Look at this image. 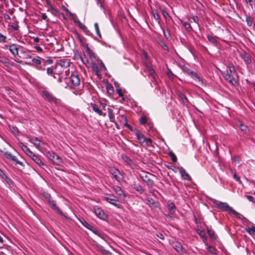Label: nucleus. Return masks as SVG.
<instances>
[{
    "mask_svg": "<svg viewBox=\"0 0 255 255\" xmlns=\"http://www.w3.org/2000/svg\"><path fill=\"white\" fill-rule=\"evenodd\" d=\"M101 65L99 67L95 63H92V68L93 71L97 76L100 75V71L106 70V68L102 61H101Z\"/></svg>",
    "mask_w": 255,
    "mask_h": 255,
    "instance_id": "nucleus-14",
    "label": "nucleus"
},
{
    "mask_svg": "<svg viewBox=\"0 0 255 255\" xmlns=\"http://www.w3.org/2000/svg\"><path fill=\"white\" fill-rule=\"evenodd\" d=\"M134 188L136 191L139 192L140 193H142L144 191L142 186L139 184L134 185Z\"/></svg>",
    "mask_w": 255,
    "mask_h": 255,
    "instance_id": "nucleus-52",
    "label": "nucleus"
},
{
    "mask_svg": "<svg viewBox=\"0 0 255 255\" xmlns=\"http://www.w3.org/2000/svg\"><path fill=\"white\" fill-rule=\"evenodd\" d=\"M55 155L56 153L53 151H49L46 152L47 157L51 161L54 158Z\"/></svg>",
    "mask_w": 255,
    "mask_h": 255,
    "instance_id": "nucleus-40",
    "label": "nucleus"
},
{
    "mask_svg": "<svg viewBox=\"0 0 255 255\" xmlns=\"http://www.w3.org/2000/svg\"><path fill=\"white\" fill-rule=\"evenodd\" d=\"M167 207L169 211L175 212L176 209V206L175 204L173 202H169L167 204Z\"/></svg>",
    "mask_w": 255,
    "mask_h": 255,
    "instance_id": "nucleus-36",
    "label": "nucleus"
},
{
    "mask_svg": "<svg viewBox=\"0 0 255 255\" xmlns=\"http://www.w3.org/2000/svg\"><path fill=\"white\" fill-rule=\"evenodd\" d=\"M77 24L78 25V26H79V27L80 29H81L83 30H85L87 29V27L83 23H82L81 21L78 22Z\"/></svg>",
    "mask_w": 255,
    "mask_h": 255,
    "instance_id": "nucleus-58",
    "label": "nucleus"
},
{
    "mask_svg": "<svg viewBox=\"0 0 255 255\" xmlns=\"http://www.w3.org/2000/svg\"><path fill=\"white\" fill-rule=\"evenodd\" d=\"M179 171L180 174H181V176L184 179L191 180V177L190 176L189 174L186 172V170H185V169L183 167H181L179 168Z\"/></svg>",
    "mask_w": 255,
    "mask_h": 255,
    "instance_id": "nucleus-24",
    "label": "nucleus"
},
{
    "mask_svg": "<svg viewBox=\"0 0 255 255\" xmlns=\"http://www.w3.org/2000/svg\"><path fill=\"white\" fill-rule=\"evenodd\" d=\"M144 143L146 146L150 147L152 146V141L150 138H145Z\"/></svg>",
    "mask_w": 255,
    "mask_h": 255,
    "instance_id": "nucleus-49",
    "label": "nucleus"
},
{
    "mask_svg": "<svg viewBox=\"0 0 255 255\" xmlns=\"http://www.w3.org/2000/svg\"><path fill=\"white\" fill-rule=\"evenodd\" d=\"M2 179H3L8 184L10 185L12 184V181L6 175H5Z\"/></svg>",
    "mask_w": 255,
    "mask_h": 255,
    "instance_id": "nucleus-60",
    "label": "nucleus"
},
{
    "mask_svg": "<svg viewBox=\"0 0 255 255\" xmlns=\"http://www.w3.org/2000/svg\"><path fill=\"white\" fill-rule=\"evenodd\" d=\"M240 56L244 59L245 63L249 65L251 63L252 60L250 56L246 52L240 54Z\"/></svg>",
    "mask_w": 255,
    "mask_h": 255,
    "instance_id": "nucleus-27",
    "label": "nucleus"
},
{
    "mask_svg": "<svg viewBox=\"0 0 255 255\" xmlns=\"http://www.w3.org/2000/svg\"><path fill=\"white\" fill-rule=\"evenodd\" d=\"M207 250L208 252L211 254L212 255H217V250L216 249L211 246H209L207 244H206Z\"/></svg>",
    "mask_w": 255,
    "mask_h": 255,
    "instance_id": "nucleus-31",
    "label": "nucleus"
},
{
    "mask_svg": "<svg viewBox=\"0 0 255 255\" xmlns=\"http://www.w3.org/2000/svg\"><path fill=\"white\" fill-rule=\"evenodd\" d=\"M182 71L187 74L188 75L190 76L191 73L193 71L191 70L189 68H188L187 67L183 66L181 68Z\"/></svg>",
    "mask_w": 255,
    "mask_h": 255,
    "instance_id": "nucleus-44",
    "label": "nucleus"
},
{
    "mask_svg": "<svg viewBox=\"0 0 255 255\" xmlns=\"http://www.w3.org/2000/svg\"><path fill=\"white\" fill-rule=\"evenodd\" d=\"M121 156L124 162H126L129 166L132 168L134 167L135 164L133 161L129 157L125 154H122Z\"/></svg>",
    "mask_w": 255,
    "mask_h": 255,
    "instance_id": "nucleus-23",
    "label": "nucleus"
},
{
    "mask_svg": "<svg viewBox=\"0 0 255 255\" xmlns=\"http://www.w3.org/2000/svg\"><path fill=\"white\" fill-rule=\"evenodd\" d=\"M153 17L154 19L157 21L158 23L160 22V16L157 12H154L153 14Z\"/></svg>",
    "mask_w": 255,
    "mask_h": 255,
    "instance_id": "nucleus-57",
    "label": "nucleus"
},
{
    "mask_svg": "<svg viewBox=\"0 0 255 255\" xmlns=\"http://www.w3.org/2000/svg\"><path fill=\"white\" fill-rule=\"evenodd\" d=\"M106 89L107 91L110 93H113L114 92L113 88L109 86L108 84L106 85Z\"/></svg>",
    "mask_w": 255,
    "mask_h": 255,
    "instance_id": "nucleus-61",
    "label": "nucleus"
},
{
    "mask_svg": "<svg viewBox=\"0 0 255 255\" xmlns=\"http://www.w3.org/2000/svg\"><path fill=\"white\" fill-rule=\"evenodd\" d=\"M190 76L200 85L203 86L205 85L202 78H201L196 72L193 71L190 75Z\"/></svg>",
    "mask_w": 255,
    "mask_h": 255,
    "instance_id": "nucleus-15",
    "label": "nucleus"
},
{
    "mask_svg": "<svg viewBox=\"0 0 255 255\" xmlns=\"http://www.w3.org/2000/svg\"><path fill=\"white\" fill-rule=\"evenodd\" d=\"M28 140L32 143L36 148H39L41 145V140L36 136H28Z\"/></svg>",
    "mask_w": 255,
    "mask_h": 255,
    "instance_id": "nucleus-17",
    "label": "nucleus"
},
{
    "mask_svg": "<svg viewBox=\"0 0 255 255\" xmlns=\"http://www.w3.org/2000/svg\"><path fill=\"white\" fill-rule=\"evenodd\" d=\"M197 232L201 238L204 239H207V236L204 230L198 229Z\"/></svg>",
    "mask_w": 255,
    "mask_h": 255,
    "instance_id": "nucleus-41",
    "label": "nucleus"
},
{
    "mask_svg": "<svg viewBox=\"0 0 255 255\" xmlns=\"http://www.w3.org/2000/svg\"><path fill=\"white\" fill-rule=\"evenodd\" d=\"M94 212L96 216L99 219L105 220L107 218V215L104 211L100 207L95 206L93 208Z\"/></svg>",
    "mask_w": 255,
    "mask_h": 255,
    "instance_id": "nucleus-9",
    "label": "nucleus"
},
{
    "mask_svg": "<svg viewBox=\"0 0 255 255\" xmlns=\"http://www.w3.org/2000/svg\"><path fill=\"white\" fill-rule=\"evenodd\" d=\"M207 232H208V234L209 237L212 239H215L214 232L211 229L209 228L208 227L207 228Z\"/></svg>",
    "mask_w": 255,
    "mask_h": 255,
    "instance_id": "nucleus-51",
    "label": "nucleus"
},
{
    "mask_svg": "<svg viewBox=\"0 0 255 255\" xmlns=\"http://www.w3.org/2000/svg\"><path fill=\"white\" fill-rule=\"evenodd\" d=\"M239 127L241 130L245 133H247L248 132V128L247 126L244 125L243 123H240Z\"/></svg>",
    "mask_w": 255,
    "mask_h": 255,
    "instance_id": "nucleus-45",
    "label": "nucleus"
},
{
    "mask_svg": "<svg viewBox=\"0 0 255 255\" xmlns=\"http://www.w3.org/2000/svg\"><path fill=\"white\" fill-rule=\"evenodd\" d=\"M95 29L96 32L97 34L100 37H101V35L100 32V29L99 28L98 24L97 23H95L94 24Z\"/></svg>",
    "mask_w": 255,
    "mask_h": 255,
    "instance_id": "nucleus-55",
    "label": "nucleus"
},
{
    "mask_svg": "<svg viewBox=\"0 0 255 255\" xmlns=\"http://www.w3.org/2000/svg\"><path fill=\"white\" fill-rule=\"evenodd\" d=\"M182 25L185 27L186 29H187L189 31H191L192 30V28L188 22L186 21H182Z\"/></svg>",
    "mask_w": 255,
    "mask_h": 255,
    "instance_id": "nucleus-38",
    "label": "nucleus"
},
{
    "mask_svg": "<svg viewBox=\"0 0 255 255\" xmlns=\"http://www.w3.org/2000/svg\"><path fill=\"white\" fill-rule=\"evenodd\" d=\"M169 155L171 157V160L173 162H176L177 161L176 156L173 152H170Z\"/></svg>",
    "mask_w": 255,
    "mask_h": 255,
    "instance_id": "nucleus-56",
    "label": "nucleus"
},
{
    "mask_svg": "<svg viewBox=\"0 0 255 255\" xmlns=\"http://www.w3.org/2000/svg\"><path fill=\"white\" fill-rule=\"evenodd\" d=\"M134 133H135L136 137L137 139L138 140V142L140 144H142V143H144V141L145 140V137L144 136V135L142 134H141L139 130L137 129H135L134 130Z\"/></svg>",
    "mask_w": 255,
    "mask_h": 255,
    "instance_id": "nucleus-21",
    "label": "nucleus"
},
{
    "mask_svg": "<svg viewBox=\"0 0 255 255\" xmlns=\"http://www.w3.org/2000/svg\"><path fill=\"white\" fill-rule=\"evenodd\" d=\"M229 67V71H230V74L232 75H235L237 73H236V71L235 70V67L233 65H229L228 66Z\"/></svg>",
    "mask_w": 255,
    "mask_h": 255,
    "instance_id": "nucleus-47",
    "label": "nucleus"
},
{
    "mask_svg": "<svg viewBox=\"0 0 255 255\" xmlns=\"http://www.w3.org/2000/svg\"><path fill=\"white\" fill-rule=\"evenodd\" d=\"M93 233H94L95 235H97L98 237H100L102 239H104V235L102 233H101L98 230L94 228L93 227H92V229L90 230Z\"/></svg>",
    "mask_w": 255,
    "mask_h": 255,
    "instance_id": "nucleus-37",
    "label": "nucleus"
},
{
    "mask_svg": "<svg viewBox=\"0 0 255 255\" xmlns=\"http://www.w3.org/2000/svg\"><path fill=\"white\" fill-rule=\"evenodd\" d=\"M207 39L210 43H213L216 45L217 41V37L213 35V34H208L207 35Z\"/></svg>",
    "mask_w": 255,
    "mask_h": 255,
    "instance_id": "nucleus-33",
    "label": "nucleus"
},
{
    "mask_svg": "<svg viewBox=\"0 0 255 255\" xmlns=\"http://www.w3.org/2000/svg\"><path fill=\"white\" fill-rule=\"evenodd\" d=\"M32 62L36 66L37 69L39 70H43V69L41 68L40 65L42 62L45 63V61L44 59H42L39 57H37L36 58H33L32 59Z\"/></svg>",
    "mask_w": 255,
    "mask_h": 255,
    "instance_id": "nucleus-18",
    "label": "nucleus"
},
{
    "mask_svg": "<svg viewBox=\"0 0 255 255\" xmlns=\"http://www.w3.org/2000/svg\"><path fill=\"white\" fill-rule=\"evenodd\" d=\"M118 118L119 119V121L121 123L124 124L126 127H127L130 130H132V127L128 123L127 119L125 115H120L118 117Z\"/></svg>",
    "mask_w": 255,
    "mask_h": 255,
    "instance_id": "nucleus-22",
    "label": "nucleus"
},
{
    "mask_svg": "<svg viewBox=\"0 0 255 255\" xmlns=\"http://www.w3.org/2000/svg\"><path fill=\"white\" fill-rule=\"evenodd\" d=\"M108 112L110 121L117 125V123L115 121V115L113 110L111 108H108Z\"/></svg>",
    "mask_w": 255,
    "mask_h": 255,
    "instance_id": "nucleus-30",
    "label": "nucleus"
},
{
    "mask_svg": "<svg viewBox=\"0 0 255 255\" xmlns=\"http://www.w3.org/2000/svg\"><path fill=\"white\" fill-rule=\"evenodd\" d=\"M104 200L113 205L117 208H121L122 205L119 199H112L111 198H104Z\"/></svg>",
    "mask_w": 255,
    "mask_h": 255,
    "instance_id": "nucleus-12",
    "label": "nucleus"
},
{
    "mask_svg": "<svg viewBox=\"0 0 255 255\" xmlns=\"http://www.w3.org/2000/svg\"><path fill=\"white\" fill-rule=\"evenodd\" d=\"M246 21L247 22V25L249 27H252L253 25V21L252 18L250 16H246Z\"/></svg>",
    "mask_w": 255,
    "mask_h": 255,
    "instance_id": "nucleus-43",
    "label": "nucleus"
},
{
    "mask_svg": "<svg viewBox=\"0 0 255 255\" xmlns=\"http://www.w3.org/2000/svg\"><path fill=\"white\" fill-rule=\"evenodd\" d=\"M174 249L179 254L182 255H186L187 254L186 250L183 247L181 243L176 242L173 244Z\"/></svg>",
    "mask_w": 255,
    "mask_h": 255,
    "instance_id": "nucleus-10",
    "label": "nucleus"
},
{
    "mask_svg": "<svg viewBox=\"0 0 255 255\" xmlns=\"http://www.w3.org/2000/svg\"><path fill=\"white\" fill-rule=\"evenodd\" d=\"M42 196L47 200V202L52 199L50 194L46 192H43L42 193Z\"/></svg>",
    "mask_w": 255,
    "mask_h": 255,
    "instance_id": "nucleus-50",
    "label": "nucleus"
},
{
    "mask_svg": "<svg viewBox=\"0 0 255 255\" xmlns=\"http://www.w3.org/2000/svg\"><path fill=\"white\" fill-rule=\"evenodd\" d=\"M166 74H167V76H168L170 80H174V78L175 77V76L174 74H173L172 73V72L171 71V70L168 69L167 71L166 72Z\"/></svg>",
    "mask_w": 255,
    "mask_h": 255,
    "instance_id": "nucleus-48",
    "label": "nucleus"
},
{
    "mask_svg": "<svg viewBox=\"0 0 255 255\" xmlns=\"http://www.w3.org/2000/svg\"><path fill=\"white\" fill-rule=\"evenodd\" d=\"M143 55L142 59L143 62L146 66L145 71L148 73V76L149 77L152 78L156 83V79L157 77L155 73L154 69L150 65L149 61H148V56L147 53L144 50H142Z\"/></svg>",
    "mask_w": 255,
    "mask_h": 255,
    "instance_id": "nucleus-1",
    "label": "nucleus"
},
{
    "mask_svg": "<svg viewBox=\"0 0 255 255\" xmlns=\"http://www.w3.org/2000/svg\"><path fill=\"white\" fill-rule=\"evenodd\" d=\"M142 180L147 184L148 186L152 187L154 185V182L150 179L149 176L147 174L141 176Z\"/></svg>",
    "mask_w": 255,
    "mask_h": 255,
    "instance_id": "nucleus-26",
    "label": "nucleus"
},
{
    "mask_svg": "<svg viewBox=\"0 0 255 255\" xmlns=\"http://www.w3.org/2000/svg\"><path fill=\"white\" fill-rule=\"evenodd\" d=\"M9 51L14 56V57L16 58L15 59V61L17 62L20 63V61L19 59L17 58V57H18L19 58H21L23 59H28V58H31V56H30L28 54H25L23 52V51H21L20 53H19L18 49H8Z\"/></svg>",
    "mask_w": 255,
    "mask_h": 255,
    "instance_id": "nucleus-5",
    "label": "nucleus"
},
{
    "mask_svg": "<svg viewBox=\"0 0 255 255\" xmlns=\"http://www.w3.org/2000/svg\"><path fill=\"white\" fill-rule=\"evenodd\" d=\"M67 80H69V82L71 84V86L76 87L80 85V78L79 75L76 72L72 73L70 77Z\"/></svg>",
    "mask_w": 255,
    "mask_h": 255,
    "instance_id": "nucleus-6",
    "label": "nucleus"
},
{
    "mask_svg": "<svg viewBox=\"0 0 255 255\" xmlns=\"http://www.w3.org/2000/svg\"><path fill=\"white\" fill-rule=\"evenodd\" d=\"M233 177L237 181L239 182V184H242V182L240 180V177L238 176L236 173L234 174Z\"/></svg>",
    "mask_w": 255,
    "mask_h": 255,
    "instance_id": "nucleus-62",
    "label": "nucleus"
},
{
    "mask_svg": "<svg viewBox=\"0 0 255 255\" xmlns=\"http://www.w3.org/2000/svg\"><path fill=\"white\" fill-rule=\"evenodd\" d=\"M80 58L83 63L86 64L87 63H88V59L86 56L85 53H83L82 54L80 55Z\"/></svg>",
    "mask_w": 255,
    "mask_h": 255,
    "instance_id": "nucleus-53",
    "label": "nucleus"
},
{
    "mask_svg": "<svg viewBox=\"0 0 255 255\" xmlns=\"http://www.w3.org/2000/svg\"><path fill=\"white\" fill-rule=\"evenodd\" d=\"M245 197L247 198V199L250 202H252L253 203H255V202L254 201V197L252 196H250V195H246L245 196Z\"/></svg>",
    "mask_w": 255,
    "mask_h": 255,
    "instance_id": "nucleus-63",
    "label": "nucleus"
},
{
    "mask_svg": "<svg viewBox=\"0 0 255 255\" xmlns=\"http://www.w3.org/2000/svg\"><path fill=\"white\" fill-rule=\"evenodd\" d=\"M86 53L92 60V63L96 60V57L91 49H86Z\"/></svg>",
    "mask_w": 255,
    "mask_h": 255,
    "instance_id": "nucleus-29",
    "label": "nucleus"
},
{
    "mask_svg": "<svg viewBox=\"0 0 255 255\" xmlns=\"http://www.w3.org/2000/svg\"><path fill=\"white\" fill-rule=\"evenodd\" d=\"M3 155L7 159L12 161L14 164H19L22 166H24V164L22 163V162L18 160L17 157L16 156L12 155L10 152L8 151H5L3 153Z\"/></svg>",
    "mask_w": 255,
    "mask_h": 255,
    "instance_id": "nucleus-8",
    "label": "nucleus"
},
{
    "mask_svg": "<svg viewBox=\"0 0 255 255\" xmlns=\"http://www.w3.org/2000/svg\"><path fill=\"white\" fill-rule=\"evenodd\" d=\"M113 190L115 193L118 196V198L122 201H125L127 197V194L125 193L123 190L119 186H114L113 187Z\"/></svg>",
    "mask_w": 255,
    "mask_h": 255,
    "instance_id": "nucleus-7",
    "label": "nucleus"
},
{
    "mask_svg": "<svg viewBox=\"0 0 255 255\" xmlns=\"http://www.w3.org/2000/svg\"><path fill=\"white\" fill-rule=\"evenodd\" d=\"M191 18L192 19V20H193V21L194 22H195L198 25V26L199 27V18L196 15H194V16H192L191 17Z\"/></svg>",
    "mask_w": 255,
    "mask_h": 255,
    "instance_id": "nucleus-59",
    "label": "nucleus"
},
{
    "mask_svg": "<svg viewBox=\"0 0 255 255\" xmlns=\"http://www.w3.org/2000/svg\"><path fill=\"white\" fill-rule=\"evenodd\" d=\"M247 222L248 224L247 225V227L246 228V231L251 235H255V225L248 221Z\"/></svg>",
    "mask_w": 255,
    "mask_h": 255,
    "instance_id": "nucleus-20",
    "label": "nucleus"
},
{
    "mask_svg": "<svg viewBox=\"0 0 255 255\" xmlns=\"http://www.w3.org/2000/svg\"><path fill=\"white\" fill-rule=\"evenodd\" d=\"M18 145L25 152V153L29 157L31 156V155L34 153L26 145L24 144L22 142H19L18 143Z\"/></svg>",
    "mask_w": 255,
    "mask_h": 255,
    "instance_id": "nucleus-19",
    "label": "nucleus"
},
{
    "mask_svg": "<svg viewBox=\"0 0 255 255\" xmlns=\"http://www.w3.org/2000/svg\"><path fill=\"white\" fill-rule=\"evenodd\" d=\"M163 33L166 38L168 39L170 37L169 32L168 30L165 31V30L163 29Z\"/></svg>",
    "mask_w": 255,
    "mask_h": 255,
    "instance_id": "nucleus-64",
    "label": "nucleus"
},
{
    "mask_svg": "<svg viewBox=\"0 0 255 255\" xmlns=\"http://www.w3.org/2000/svg\"><path fill=\"white\" fill-rule=\"evenodd\" d=\"M190 76L200 85L203 86L205 85L202 78H201L196 72L193 71L190 75Z\"/></svg>",
    "mask_w": 255,
    "mask_h": 255,
    "instance_id": "nucleus-16",
    "label": "nucleus"
},
{
    "mask_svg": "<svg viewBox=\"0 0 255 255\" xmlns=\"http://www.w3.org/2000/svg\"><path fill=\"white\" fill-rule=\"evenodd\" d=\"M209 199L212 202V203L216 207L225 211H229L232 213L236 216L239 215V213L234 210L227 203L218 201L212 198H210Z\"/></svg>",
    "mask_w": 255,
    "mask_h": 255,
    "instance_id": "nucleus-2",
    "label": "nucleus"
},
{
    "mask_svg": "<svg viewBox=\"0 0 255 255\" xmlns=\"http://www.w3.org/2000/svg\"><path fill=\"white\" fill-rule=\"evenodd\" d=\"M179 98L180 99V100L181 101V102L184 104H186V103L188 102V99H187L185 95L182 93H180L178 94Z\"/></svg>",
    "mask_w": 255,
    "mask_h": 255,
    "instance_id": "nucleus-35",
    "label": "nucleus"
},
{
    "mask_svg": "<svg viewBox=\"0 0 255 255\" xmlns=\"http://www.w3.org/2000/svg\"><path fill=\"white\" fill-rule=\"evenodd\" d=\"M48 204L51 207L52 210L55 211L57 212L59 214H60L61 216H64L63 213L62 212V211L58 207L56 206V202L55 201L53 200L52 199H51L48 202Z\"/></svg>",
    "mask_w": 255,
    "mask_h": 255,
    "instance_id": "nucleus-13",
    "label": "nucleus"
},
{
    "mask_svg": "<svg viewBox=\"0 0 255 255\" xmlns=\"http://www.w3.org/2000/svg\"><path fill=\"white\" fill-rule=\"evenodd\" d=\"M41 95L45 100L52 105H56L59 103L58 99L46 90H43L42 92Z\"/></svg>",
    "mask_w": 255,
    "mask_h": 255,
    "instance_id": "nucleus-3",
    "label": "nucleus"
},
{
    "mask_svg": "<svg viewBox=\"0 0 255 255\" xmlns=\"http://www.w3.org/2000/svg\"><path fill=\"white\" fill-rule=\"evenodd\" d=\"M7 37L6 35L0 33V43H4L7 42Z\"/></svg>",
    "mask_w": 255,
    "mask_h": 255,
    "instance_id": "nucleus-42",
    "label": "nucleus"
},
{
    "mask_svg": "<svg viewBox=\"0 0 255 255\" xmlns=\"http://www.w3.org/2000/svg\"><path fill=\"white\" fill-rule=\"evenodd\" d=\"M81 222L85 228L89 229V230L92 229L93 226L91 225L90 224H89L88 222H87L85 220L81 221Z\"/></svg>",
    "mask_w": 255,
    "mask_h": 255,
    "instance_id": "nucleus-46",
    "label": "nucleus"
},
{
    "mask_svg": "<svg viewBox=\"0 0 255 255\" xmlns=\"http://www.w3.org/2000/svg\"><path fill=\"white\" fill-rule=\"evenodd\" d=\"M10 131L15 135H18L19 131L18 128L13 126H8Z\"/></svg>",
    "mask_w": 255,
    "mask_h": 255,
    "instance_id": "nucleus-34",
    "label": "nucleus"
},
{
    "mask_svg": "<svg viewBox=\"0 0 255 255\" xmlns=\"http://www.w3.org/2000/svg\"><path fill=\"white\" fill-rule=\"evenodd\" d=\"M222 75L225 79L232 85L235 86L237 84V81L234 77V76L229 73L228 71L227 72L223 73Z\"/></svg>",
    "mask_w": 255,
    "mask_h": 255,
    "instance_id": "nucleus-11",
    "label": "nucleus"
},
{
    "mask_svg": "<svg viewBox=\"0 0 255 255\" xmlns=\"http://www.w3.org/2000/svg\"><path fill=\"white\" fill-rule=\"evenodd\" d=\"M139 121L141 125H144L147 123V119L146 117L143 116L139 119Z\"/></svg>",
    "mask_w": 255,
    "mask_h": 255,
    "instance_id": "nucleus-54",
    "label": "nucleus"
},
{
    "mask_svg": "<svg viewBox=\"0 0 255 255\" xmlns=\"http://www.w3.org/2000/svg\"><path fill=\"white\" fill-rule=\"evenodd\" d=\"M36 164L39 166L42 167L44 165V163L41 161L40 157L33 153L31 156L30 157Z\"/></svg>",
    "mask_w": 255,
    "mask_h": 255,
    "instance_id": "nucleus-25",
    "label": "nucleus"
},
{
    "mask_svg": "<svg viewBox=\"0 0 255 255\" xmlns=\"http://www.w3.org/2000/svg\"><path fill=\"white\" fill-rule=\"evenodd\" d=\"M53 163L57 165H60L63 162L62 158L56 154L54 157V158L52 160Z\"/></svg>",
    "mask_w": 255,
    "mask_h": 255,
    "instance_id": "nucleus-32",
    "label": "nucleus"
},
{
    "mask_svg": "<svg viewBox=\"0 0 255 255\" xmlns=\"http://www.w3.org/2000/svg\"><path fill=\"white\" fill-rule=\"evenodd\" d=\"M66 11H67V12H68L70 16L72 17V19H73V21L77 24L78 22H79L80 21L79 20V19H78V18L77 17H75L74 16V14L73 13H72V12H71L68 9H66Z\"/></svg>",
    "mask_w": 255,
    "mask_h": 255,
    "instance_id": "nucleus-39",
    "label": "nucleus"
},
{
    "mask_svg": "<svg viewBox=\"0 0 255 255\" xmlns=\"http://www.w3.org/2000/svg\"><path fill=\"white\" fill-rule=\"evenodd\" d=\"M109 171L114 179L118 182H121L123 180L124 176L118 168L115 167H111Z\"/></svg>",
    "mask_w": 255,
    "mask_h": 255,
    "instance_id": "nucleus-4",
    "label": "nucleus"
},
{
    "mask_svg": "<svg viewBox=\"0 0 255 255\" xmlns=\"http://www.w3.org/2000/svg\"><path fill=\"white\" fill-rule=\"evenodd\" d=\"M91 107L93 110L99 116H105L106 114H103L102 110H100L98 106L96 104H91Z\"/></svg>",
    "mask_w": 255,
    "mask_h": 255,
    "instance_id": "nucleus-28",
    "label": "nucleus"
}]
</instances>
